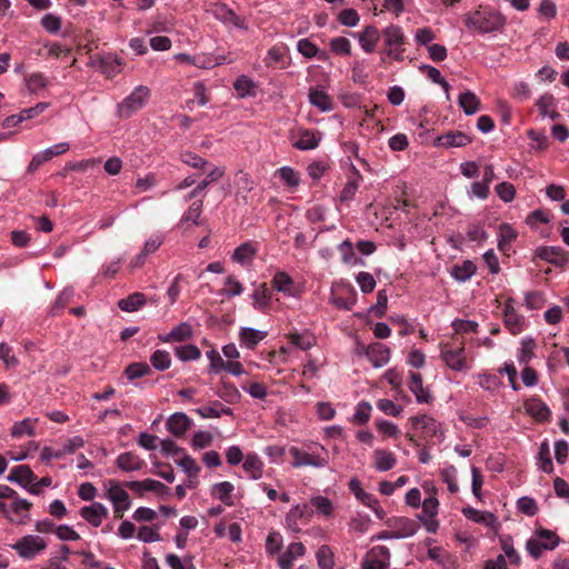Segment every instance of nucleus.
<instances>
[{
  "label": "nucleus",
  "mask_w": 569,
  "mask_h": 569,
  "mask_svg": "<svg viewBox=\"0 0 569 569\" xmlns=\"http://www.w3.org/2000/svg\"><path fill=\"white\" fill-rule=\"evenodd\" d=\"M463 22L468 30L486 34L501 31L507 18L495 8L480 6L477 10L466 13Z\"/></svg>",
  "instance_id": "obj_1"
},
{
  "label": "nucleus",
  "mask_w": 569,
  "mask_h": 569,
  "mask_svg": "<svg viewBox=\"0 0 569 569\" xmlns=\"http://www.w3.org/2000/svg\"><path fill=\"white\" fill-rule=\"evenodd\" d=\"M32 503L18 496L17 491L7 485H0V512L11 522L24 525L29 520Z\"/></svg>",
  "instance_id": "obj_2"
},
{
  "label": "nucleus",
  "mask_w": 569,
  "mask_h": 569,
  "mask_svg": "<svg viewBox=\"0 0 569 569\" xmlns=\"http://www.w3.org/2000/svg\"><path fill=\"white\" fill-rule=\"evenodd\" d=\"M440 358L453 371H465L471 368L472 359L467 357L463 338L452 336L450 340L439 343Z\"/></svg>",
  "instance_id": "obj_3"
},
{
  "label": "nucleus",
  "mask_w": 569,
  "mask_h": 569,
  "mask_svg": "<svg viewBox=\"0 0 569 569\" xmlns=\"http://www.w3.org/2000/svg\"><path fill=\"white\" fill-rule=\"evenodd\" d=\"M289 453L292 457L293 468L313 467L325 468L329 465V451L320 443H310L306 448L291 447Z\"/></svg>",
  "instance_id": "obj_4"
},
{
  "label": "nucleus",
  "mask_w": 569,
  "mask_h": 569,
  "mask_svg": "<svg viewBox=\"0 0 569 569\" xmlns=\"http://www.w3.org/2000/svg\"><path fill=\"white\" fill-rule=\"evenodd\" d=\"M560 543V537L552 530L539 528L535 535L527 540L526 549L528 553L538 560L545 550H553Z\"/></svg>",
  "instance_id": "obj_5"
},
{
  "label": "nucleus",
  "mask_w": 569,
  "mask_h": 569,
  "mask_svg": "<svg viewBox=\"0 0 569 569\" xmlns=\"http://www.w3.org/2000/svg\"><path fill=\"white\" fill-rule=\"evenodd\" d=\"M48 543L38 535H26L11 545L12 550L23 560L31 561L47 550Z\"/></svg>",
  "instance_id": "obj_6"
},
{
  "label": "nucleus",
  "mask_w": 569,
  "mask_h": 569,
  "mask_svg": "<svg viewBox=\"0 0 569 569\" xmlns=\"http://www.w3.org/2000/svg\"><path fill=\"white\" fill-rule=\"evenodd\" d=\"M387 57L396 61L403 60L406 37L402 29L397 24H390L382 30L381 34Z\"/></svg>",
  "instance_id": "obj_7"
},
{
  "label": "nucleus",
  "mask_w": 569,
  "mask_h": 569,
  "mask_svg": "<svg viewBox=\"0 0 569 569\" xmlns=\"http://www.w3.org/2000/svg\"><path fill=\"white\" fill-rule=\"evenodd\" d=\"M413 430L420 431L421 438L428 443L442 441L443 430L440 423L428 415L413 416L409 419Z\"/></svg>",
  "instance_id": "obj_8"
},
{
  "label": "nucleus",
  "mask_w": 569,
  "mask_h": 569,
  "mask_svg": "<svg viewBox=\"0 0 569 569\" xmlns=\"http://www.w3.org/2000/svg\"><path fill=\"white\" fill-rule=\"evenodd\" d=\"M150 97V89L147 86H138L133 91L118 104V116L123 119L130 118L142 109Z\"/></svg>",
  "instance_id": "obj_9"
},
{
  "label": "nucleus",
  "mask_w": 569,
  "mask_h": 569,
  "mask_svg": "<svg viewBox=\"0 0 569 569\" xmlns=\"http://www.w3.org/2000/svg\"><path fill=\"white\" fill-rule=\"evenodd\" d=\"M108 485L107 498L112 502L113 516L116 519H122L124 511L131 507L129 493L126 491L124 486H121L116 480H109Z\"/></svg>",
  "instance_id": "obj_10"
},
{
  "label": "nucleus",
  "mask_w": 569,
  "mask_h": 569,
  "mask_svg": "<svg viewBox=\"0 0 569 569\" xmlns=\"http://www.w3.org/2000/svg\"><path fill=\"white\" fill-rule=\"evenodd\" d=\"M90 59L91 64L98 68L108 79L118 76L124 67V61L114 53L96 54Z\"/></svg>",
  "instance_id": "obj_11"
},
{
  "label": "nucleus",
  "mask_w": 569,
  "mask_h": 569,
  "mask_svg": "<svg viewBox=\"0 0 569 569\" xmlns=\"http://www.w3.org/2000/svg\"><path fill=\"white\" fill-rule=\"evenodd\" d=\"M543 260L557 268H563L569 263V252L561 247L540 246L536 248L532 260Z\"/></svg>",
  "instance_id": "obj_12"
},
{
  "label": "nucleus",
  "mask_w": 569,
  "mask_h": 569,
  "mask_svg": "<svg viewBox=\"0 0 569 569\" xmlns=\"http://www.w3.org/2000/svg\"><path fill=\"white\" fill-rule=\"evenodd\" d=\"M516 300L511 297L507 298L503 303L502 320L505 327L513 336L523 331L526 327V318L516 309Z\"/></svg>",
  "instance_id": "obj_13"
},
{
  "label": "nucleus",
  "mask_w": 569,
  "mask_h": 569,
  "mask_svg": "<svg viewBox=\"0 0 569 569\" xmlns=\"http://www.w3.org/2000/svg\"><path fill=\"white\" fill-rule=\"evenodd\" d=\"M390 563V551L386 546H375L365 555L362 569H387Z\"/></svg>",
  "instance_id": "obj_14"
},
{
  "label": "nucleus",
  "mask_w": 569,
  "mask_h": 569,
  "mask_svg": "<svg viewBox=\"0 0 569 569\" xmlns=\"http://www.w3.org/2000/svg\"><path fill=\"white\" fill-rule=\"evenodd\" d=\"M331 302L338 308L350 310L356 303V292L350 286H336L331 290Z\"/></svg>",
  "instance_id": "obj_15"
},
{
  "label": "nucleus",
  "mask_w": 569,
  "mask_h": 569,
  "mask_svg": "<svg viewBox=\"0 0 569 569\" xmlns=\"http://www.w3.org/2000/svg\"><path fill=\"white\" fill-rule=\"evenodd\" d=\"M365 356L369 359L375 368L387 365L390 360V349L381 342H373L369 346H362Z\"/></svg>",
  "instance_id": "obj_16"
},
{
  "label": "nucleus",
  "mask_w": 569,
  "mask_h": 569,
  "mask_svg": "<svg viewBox=\"0 0 569 569\" xmlns=\"http://www.w3.org/2000/svg\"><path fill=\"white\" fill-rule=\"evenodd\" d=\"M387 525L396 532L398 539L411 537L420 528L418 521L407 517H393L387 521Z\"/></svg>",
  "instance_id": "obj_17"
},
{
  "label": "nucleus",
  "mask_w": 569,
  "mask_h": 569,
  "mask_svg": "<svg viewBox=\"0 0 569 569\" xmlns=\"http://www.w3.org/2000/svg\"><path fill=\"white\" fill-rule=\"evenodd\" d=\"M309 103L321 112H330L335 109V101L321 87H311L308 92Z\"/></svg>",
  "instance_id": "obj_18"
},
{
  "label": "nucleus",
  "mask_w": 569,
  "mask_h": 569,
  "mask_svg": "<svg viewBox=\"0 0 569 569\" xmlns=\"http://www.w3.org/2000/svg\"><path fill=\"white\" fill-rule=\"evenodd\" d=\"M472 139L462 131H449L437 137L433 141L435 147L459 148L471 143Z\"/></svg>",
  "instance_id": "obj_19"
},
{
  "label": "nucleus",
  "mask_w": 569,
  "mask_h": 569,
  "mask_svg": "<svg viewBox=\"0 0 569 569\" xmlns=\"http://www.w3.org/2000/svg\"><path fill=\"white\" fill-rule=\"evenodd\" d=\"M193 337V328L189 322H180L168 333L158 335V340L163 343L183 342Z\"/></svg>",
  "instance_id": "obj_20"
},
{
  "label": "nucleus",
  "mask_w": 569,
  "mask_h": 569,
  "mask_svg": "<svg viewBox=\"0 0 569 569\" xmlns=\"http://www.w3.org/2000/svg\"><path fill=\"white\" fill-rule=\"evenodd\" d=\"M382 31L375 26H367L361 32L352 33L359 41L361 49L366 53H372L376 49L377 43L381 38Z\"/></svg>",
  "instance_id": "obj_21"
},
{
  "label": "nucleus",
  "mask_w": 569,
  "mask_h": 569,
  "mask_svg": "<svg viewBox=\"0 0 569 569\" xmlns=\"http://www.w3.org/2000/svg\"><path fill=\"white\" fill-rule=\"evenodd\" d=\"M79 513L87 522L97 528L108 517V509L101 502H93L82 507Z\"/></svg>",
  "instance_id": "obj_22"
},
{
  "label": "nucleus",
  "mask_w": 569,
  "mask_h": 569,
  "mask_svg": "<svg viewBox=\"0 0 569 569\" xmlns=\"http://www.w3.org/2000/svg\"><path fill=\"white\" fill-rule=\"evenodd\" d=\"M526 412L538 422H546L550 418V409L537 397L529 398L523 403Z\"/></svg>",
  "instance_id": "obj_23"
},
{
  "label": "nucleus",
  "mask_w": 569,
  "mask_h": 569,
  "mask_svg": "<svg viewBox=\"0 0 569 569\" xmlns=\"http://www.w3.org/2000/svg\"><path fill=\"white\" fill-rule=\"evenodd\" d=\"M306 547L302 542H291L284 552L278 557V566L280 569H291L293 561L306 555Z\"/></svg>",
  "instance_id": "obj_24"
},
{
  "label": "nucleus",
  "mask_w": 569,
  "mask_h": 569,
  "mask_svg": "<svg viewBox=\"0 0 569 569\" xmlns=\"http://www.w3.org/2000/svg\"><path fill=\"white\" fill-rule=\"evenodd\" d=\"M286 338L292 347L303 351L311 349L317 343V338L310 330L303 332L290 331L286 335Z\"/></svg>",
  "instance_id": "obj_25"
},
{
  "label": "nucleus",
  "mask_w": 569,
  "mask_h": 569,
  "mask_svg": "<svg viewBox=\"0 0 569 569\" xmlns=\"http://www.w3.org/2000/svg\"><path fill=\"white\" fill-rule=\"evenodd\" d=\"M409 377L410 381L408 383V387L410 391L415 395L417 402L429 403L432 397L430 395L429 389L423 387V379L421 373L410 371Z\"/></svg>",
  "instance_id": "obj_26"
},
{
  "label": "nucleus",
  "mask_w": 569,
  "mask_h": 569,
  "mask_svg": "<svg viewBox=\"0 0 569 569\" xmlns=\"http://www.w3.org/2000/svg\"><path fill=\"white\" fill-rule=\"evenodd\" d=\"M350 171L351 174L348 177V181L340 192L339 198L341 202L351 201L356 196L360 182L362 181V176L352 162H350Z\"/></svg>",
  "instance_id": "obj_27"
},
{
  "label": "nucleus",
  "mask_w": 569,
  "mask_h": 569,
  "mask_svg": "<svg viewBox=\"0 0 569 569\" xmlns=\"http://www.w3.org/2000/svg\"><path fill=\"white\" fill-rule=\"evenodd\" d=\"M191 427V419L183 412L171 415L167 421V429L176 437L183 436Z\"/></svg>",
  "instance_id": "obj_28"
},
{
  "label": "nucleus",
  "mask_w": 569,
  "mask_h": 569,
  "mask_svg": "<svg viewBox=\"0 0 569 569\" xmlns=\"http://www.w3.org/2000/svg\"><path fill=\"white\" fill-rule=\"evenodd\" d=\"M518 237V232L513 229V227L509 223H502L499 227V237H498V249L503 253L509 256L511 251L512 243Z\"/></svg>",
  "instance_id": "obj_29"
},
{
  "label": "nucleus",
  "mask_w": 569,
  "mask_h": 569,
  "mask_svg": "<svg viewBox=\"0 0 569 569\" xmlns=\"http://www.w3.org/2000/svg\"><path fill=\"white\" fill-rule=\"evenodd\" d=\"M257 252L258 248L251 241H247L234 249L231 260L241 266H247L251 263Z\"/></svg>",
  "instance_id": "obj_30"
},
{
  "label": "nucleus",
  "mask_w": 569,
  "mask_h": 569,
  "mask_svg": "<svg viewBox=\"0 0 569 569\" xmlns=\"http://www.w3.org/2000/svg\"><path fill=\"white\" fill-rule=\"evenodd\" d=\"M116 465L120 470L131 472L141 470L144 461L137 453L127 451L118 456Z\"/></svg>",
  "instance_id": "obj_31"
},
{
  "label": "nucleus",
  "mask_w": 569,
  "mask_h": 569,
  "mask_svg": "<svg viewBox=\"0 0 569 569\" xmlns=\"http://www.w3.org/2000/svg\"><path fill=\"white\" fill-rule=\"evenodd\" d=\"M462 515L476 523L485 525L489 528H493L497 525V517L490 511H480L472 507H465Z\"/></svg>",
  "instance_id": "obj_32"
},
{
  "label": "nucleus",
  "mask_w": 569,
  "mask_h": 569,
  "mask_svg": "<svg viewBox=\"0 0 569 569\" xmlns=\"http://www.w3.org/2000/svg\"><path fill=\"white\" fill-rule=\"evenodd\" d=\"M176 462L189 477L188 487L194 488L198 485L197 478L200 472V467L197 461L191 456L183 453L179 460H176Z\"/></svg>",
  "instance_id": "obj_33"
},
{
  "label": "nucleus",
  "mask_w": 569,
  "mask_h": 569,
  "mask_svg": "<svg viewBox=\"0 0 569 569\" xmlns=\"http://www.w3.org/2000/svg\"><path fill=\"white\" fill-rule=\"evenodd\" d=\"M253 308L264 311L269 308L272 299V291L266 282L260 283L252 292Z\"/></svg>",
  "instance_id": "obj_34"
},
{
  "label": "nucleus",
  "mask_w": 569,
  "mask_h": 569,
  "mask_svg": "<svg viewBox=\"0 0 569 569\" xmlns=\"http://www.w3.org/2000/svg\"><path fill=\"white\" fill-rule=\"evenodd\" d=\"M293 286L295 283L292 277L282 270L277 271L271 280L272 289L289 297L295 296Z\"/></svg>",
  "instance_id": "obj_35"
},
{
  "label": "nucleus",
  "mask_w": 569,
  "mask_h": 569,
  "mask_svg": "<svg viewBox=\"0 0 569 569\" xmlns=\"http://www.w3.org/2000/svg\"><path fill=\"white\" fill-rule=\"evenodd\" d=\"M397 463V458L393 452L385 449H376L373 451V465L378 471L391 470Z\"/></svg>",
  "instance_id": "obj_36"
},
{
  "label": "nucleus",
  "mask_w": 569,
  "mask_h": 569,
  "mask_svg": "<svg viewBox=\"0 0 569 569\" xmlns=\"http://www.w3.org/2000/svg\"><path fill=\"white\" fill-rule=\"evenodd\" d=\"M147 303V297L142 292H133L118 301V307L126 312L138 311Z\"/></svg>",
  "instance_id": "obj_37"
},
{
  "label": "nucleus",
  "mask_w": 569,
  "mask_h": 569,
  "mask_svg": "<svg viewBox=\"0 0 569 569\" xmlns=\"http://www.w3.org/2000/svg\"><path fill=\"white\" fill-rule=\"evenodd\" d=\"M320 138L317 133L309 129H302L299 131V138L293 143V147L298 150H313L319 146Z\"/></svg>",
  "instance_id": "obj_38"
},
{
  "label": "nucleus",
  "mask_w": 569,
  "mask_h": 569,
  "mask_svg": "<svg viewBox=\"0 0 569 569\" xmlns=\"http://www.w3.org/2000/svg\"><path fill=\"white\" fill-rule=\"evenodd\" d=\"M267 332L253 328H242L239 332V339L242 346L248 349H254L257 345L262 341Z\"/></svg>",
  "instance_id": "obj_39"
},
{
  "label": "nucleus",
  "mask_w": 569,
  "mask_h": 569,
  "mask_svg": "<svg viewBox=\"0 0 569 569\" xmlns=\"http://www.w3.org/2000/svg\"><path fill=\"white\" fill-rule=\"evenodd\" d=\"M36 479L32 470L24 465L13 467L8 476V480L27 487Z\"/></svg>",
  "instance_id": "obj_40"
},
{
  "label": "nucleus",
  "mask_w": 569,
  "mask_h": 569,
  "mask_svg": "<svg viewBox=\"0 0 569 569\" xmlns=\"http://www.w3.org/2000/svg\"><path fill=\"white\" fill-rule=\"evenodd\" d=\"M224 174V169L220 167H214L207 177L197 184L194 189H192L187 196L186 200H191L196 198L198 194H200L202 191L207 189L209 184L217 181Z\"/></svg>",
  "instance_id": "obj_41"
},
{
  "label": "nucleus",
  "mask_w": 569,
  "mask_h": 569,
  "mask_svg": "<svg viewBox=\"0 0 569 569\" xmlns=\"http://www.w3.org/2000/svg\"><path fill=\"white\" fill-rule=\"evenodd\" d=\"M217 395L228 403H237L241 399V393L234 383L221 379L220 387L218 388Z\"/></svg>",
  "instance_id": "obj_42"
},
{
  "label": "nucleus",
  "mask_w": 569,
  "mask_h": 569,
  "mask_svg": "<svg viewBox=\"0 0 569 569\" xmlns=\"http://www.w3.org/2000/svg\"><path fill=\"white\" fill-rule=\"evenodd\" d=\"M288 189L295 190L300 184V173L293 169L292 167H281L279 168L276 173Z\"/></svg>",
  "instance_id": "obj_43"
},
{
  "label": "nucleus",
  "mask_w": 569,
  "mask_h": 569,
  "mask_svg": "<svg viewBox=\"0 0 569 569\" xmlns=\"http://www.w3.org/2000/svg\"><path fill=\"white\" fill-rule=\"evenodd\" d=\"M243 470L251 479L258 480L263 473V462L256 453H248L242 465Z\"/></svg>",
  "instance_id": "obj_44"
},
{
  "label": "nucleus",
  "mask_w": 569,
  "mask_h": 569,
  "mask_svg": "<svg viewBox=\"0 0 569 569\" xmlns=\"http://www.w3.org/2000/svg\"><path fill=\"white\" fill-rule=\"evenodd\" d=\"M476 271V264L471 260H465L461 264H455L451 268L450 274L455 280L465 282L469 280Z\"/></svg>",
  "instance_id": "obj_45"
},
{
  "label": "nucleus",
  "mask_w": 569,
  "mask_h": 569,
  "mask_svg": "<svg viewBox=\"0 0 569 569\" xmlns=\"http://www.w3.org/2000/svg\"><path fill=\"white\" fill-rule=\"evenodd\" d=\"M458 103L463 112L468 116L475 114L480 108V99L476 96V93L469 90L460 93Z\"/></svg>",
  "instance_id": "obj_46"
},
{
  "label": "nucleus",
  "mask_w": 569,
  "mask_h": 569,
  "mask_svg": "<svg viewBox=\"0 0 569 569\" xmlns=\"http://www.w3.org/2000/svg\"><path fill=\"white\" fill-rule=\"evenodd\" d=\"M537 107L542 117H549L551 120L560 118V113L555 109V98L551 94H543L537 101Z\"/></svg>",
  "instance_id": "obj_47"
},
{
  "label": "nucleus",
  "mask_w": 569,
  "mask_h": 569,
  "mask_svg": "<svg viewBox=\"0 0 569 569\" xmlns=\"http://www.w3.org/2000/svg\"><path fill=\"white\" fill-rule=\"evenodd\" d=\"M234 487L229 481L218 482L212 488V495L226 506H233L232 491Z\"/></svg>",
  "instance_id": "obj_48"
},
{
  "label": "nucleus",
  "mask_w": 569,
  "mask_h": 569,
  "mask_svg": "<svg viewBox=\"0 0 569 569\" xmlns=\"http://www.w3.org/2000/svg\"><path fill=\"white\" fill-rule=\"evenodd\" d=\"M318 569H333L335 556L333 551L328 545H322L316 552Z\"/></svg>",
  "instance_id": "obj_49"
},
{
  "label": "nucleus",
  "mask_w": 569,
  "mask_h": 569,
  "mask_svg": "<svg viewBox=\"0 0 569 569\" xmlns=\"http://www.w3.org/2000/svg\"><path fill=\"white\" fill-rule=\"evenodd\" d=\"M348 488L365 506L368 507L371 506V503H375L376 497L362 489L361 482L358 478H351L348 483Z\"/></svg>",
  "instance_id": "obj_50"
},
{
  "label": "nucleus",
  "mask_w": 569,
  "mask_h": 569,
  "mask_svg": "<svg viewBox=\"0 0 569 569\" xmlns=\"http://www.w3.org/2000/svg\"><path fill=\"white\" fill-rule=\"evenodd\" d=\"M538 466L539 469L546 473L553 472V463L550 455V448L547 440L541 442L538 452Z\"/></svg>",
  "instance_id": "obj_51"
},
{
  "label": "nucleus",
  "mask_w": 569,
  "mask_h": 569,
  "mask_svg": "<svg viewBox=\"0 0 569 569\" xmlns=\"http://www.w3.org/2000/svg\"><path fill=\"white\" fill-rule=\"evenodd\" d=\"M233 88L238 92L240 98H244L248 96H254V82L248 76H239L234 82Z\"/></svg>",
  "instance_id": "obj_52"
},
{
  "label": "nucleus",
  "mask_w": 569,
  "mask_h": 569,
  "mask_svg": "<svg viewBox=\"0 0 569 569\" xmlns=\"http://www.w3.org/2000/svg\"><path fill=\"white\" fill-rule=\"evenodd\" d=\"M372 407L368 401H361L356 406L351 422L356 426H363L370 420Z\"/></svg>",
  "instance_id": "obj_53"
},
{
  "label": "nucleus",
  "mask_w": 569,
  "mask_h": 569,
  "mask_svg": "<svg viewBox=\"0 0 569 569\" xmlns=\"http://www.w3.org/2000/svg\"><path fill=\"white\" fill-rule=\"evenodd\" d=\"M203 200L193 201L188 210L183 213L180 223L184 224L187 222H192L194 226L200 224V216L202 213Z\"/></svg>",
  "instance_id": "obj_54"
},
{
  "label": "nucleus",
  "mask_w": 569,
  "mask_h": 569,
  "mask_svg": "<svg viewBox=\"0 0 569 569\" xmlns=\"http://www.w3.org/2000/svg\"><path fill=\"white\" fill-rule=\"evenodd\" d=\"M26 86L31 93H37L44 89L49 81L42 72H33L24 78Z\"/></svg>",
  "instance_id": "obj_55"
},
{
  "label": "nucleus",
  "mask_w": 569,
  "mask_h": 569,
  "mask_svg": "<svg viewBox=\"0 0 569 569\" xmlns=\"http://www.w3.org/2000/svg\"><path fill=\"white\" fill-rule=\"evenodd\" d=\"M547 303L542 291L532 290L525 295V306L528 310H540Z\"/></svg>",
  "instance_id": "obj_56"
},
{
  "label": "nucleus",
  "mask_w": 569,
  "mask_h": 569,
  "mask_svg": "<svg viewBox=\"0 0 569 569\" xmlns=\"http://www.w3.org/2000/svg\"><path fill=\"white\" fill-rule=\"evenodd\" d=\"M174 355L181 361H191L198 360L201 357V351L194 345H183L174 348Z\"/></svg>",
  "instance_id": "obj_57"
},
{
  "label": "nucleus",
  "mask_w": 569,
  "mask_h": 569,
  "mask_svg": "<svg viewBox=\"0 0 569 569\" xmlns=\"http://www.w3.org/2000/svg\"><path fill=\"white\" fill-rule=\"evenodd\" d=\"M150 363L156 370L164 371L171 366L170 353L166 350H156L150 356Z\"/></svg>",
  "instance_id": "obj_58"
},
{
  "label": "nucleus",
  "mask_w": 569,
  "mask_h": 569,
  "mask_svg": "<svg viewBox=\"0 0 569 569\" xmlns=\"http://www.w3.org/2000/svg\"><path fill=\"white\" fill-rule=\"evenodd\" d=\"M536 341L532 338H525L521 341V347L518 352V360L520 363H529L535 357Z\"/></svg>",
  "instance_id": "obj_59"
},
{
  "label": "nucleus",
  "mask_w": 569,
  "mask_h": 569,
  "mask_svg": "<svg viewBox=\"0 0 569 569\" xmlns=\"http://www.w3.org/2000/svg\"><path fill=\"white\" fill-rule=\"evenodd\" d=\"M311 506L317 510L318 513L330 517L333 513L332 501L325 496L312 497L310 500Z\"/></svg>",
  "instance_id": "obj_60"
},
{
  "label": "nucleus",
  "mask_w": 569,
  "mask_h": 569,
  "mask_svg": "<svg viewBox=\"0 0 569 569\" xmlns=\"http://www.w3.org/2000/svg\"><path fill=\"white\" fill-rule=\"evenodd\" d=\"M331 52L338 56H350L351 54V42L346 37L332 38L329 42Z\"/></svg>",
  "instance_id": "obj_61"
},
{
  "label": "nucleus",
  "mask_w": 569,
  "mask_h": 569,
  "mask_svg": "<svg viewBox=\"0 0 569 569\" xmlns=\"http://www.w3.org/2000/svg\"><path fill=\"white\" fill-rule=\"evenodd\" d=\"M442 481L447 485L451 493H457L459 490L457 483V469L455 466H448L440 471Z\"/></svg>",
  "instance_id": "obj_62"
},
{
  "label": "nucleus",
  "mask_w": 569,
  "mask_h": 569,
  "mask_svg": "<svg viewBox=\"0 0 569 569\" xmlns=\"http://www.w3.org/2000/svg\"><path fill=\"white\" fill-rule=\"evenodd\" d=\"M151 372V369L146 362H133L124 369V375L129 380L144 377Z\"/></svg>",
  "instance_id": "obj_63"
},
{
  "label": "nucleus",
  "mask_w": 569,
  "mask_h": 569,
  "mask_svg": "<svg viewBox=\"0 0 569 569\" xmlns=\"http://www.w3.org/2000/svg\"><path fill=\"white\" fill-rule=\"evenodd\" d=\"M243 292L242 283L234 276H228L224 280V288L221 293L228 298L240 296Z\"/></svg>",
  "instance_id": "obj_64"
}]
</instances>
